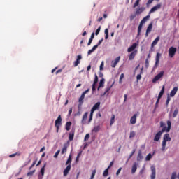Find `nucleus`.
Returning a JSON list of instances; mask_svg holds the SVG:
<instances>
[{
	"label": "nucleus",
	"mask_w": 179,
	"mask_h": 179,
	"mask_svg": "<svg viewBox=\"0 0 179 179\" xmlns=\"http://www.w3.org/2000/svg\"><path fill=\"white\" fill-rule=\"evenodd\" d=\"M166 124L168 127L164 126L161 131H158L155 134L154 137L155 142H159V141H160V138H162V135L163 134V132H170V129H171V122L170 120H168L166 122Z\"/></svg>",
	"instance_id": "obj_1"
},
{
	"label": "nucleus",
	"mask_w": 179,
	"mask_h": 179,
	"mask_svg": "<svg viewBox=\"0 0 179 179\" xmlns=\"http://www.w3.org/2000/svg\"><path fill=\"white\" fill-rule=\"evenodd\" d=\"M171 141V138L170 137V134H166L164 135L163 141L162 143V150L164 152L166 150V145H167V142H170Z\"/></svg>",
	"instance_id": "obj_2"
},
{
	"label": "nucleus",
	"mask_w": 179,
	"mask_h": 179,
	"mask_svg": "<svg viewBox=\"0 0 179 179\" xmlns=\"http://www.w3.org/2000/svg\"><path fill=\"white\" fill-rule=\"evenodd\" d=\"M62 124V118L61 117V115H59L57 119L55 122V127H56V132H59V126Z\"/></svg>",
	"instance_id": "obj_3"
},
{
	"label": "nucleus",
	"mask_w": 179,
	"mask_h": 179,
	"mask_svg": "<svg viewBox=\"0 0 179 179\" xmlns=\"http://www.w3.org/2000/svg\"><path fill=\"white\" fill-rule=\"evenodd\" d=\"M176 52H177V48L171 46L169 49V57L173 58L174 55H176Z\"/></svg>",
	"instance_id": "obj_4"
},
{
	"label": "nucleus",
	"mask_w": 179,
	"mask_h": 179,
	"mask_svg": "<svg viewBox=\"0 0 179 179\" xmlns=\"http://www.w3.org/2000/svg\"><path fill=\"white\" fill-rule=\"evenodd\" d=\"M164 75V71H160L153 79H152V83H156L157 80L162 79Z\"/></svg>",
	"instance_id": "obj_5"
},
{
	"label": "nucleus",
	"mask_w": 179,
	"mask_h": 179,
	"mask_svg": "<svg viewBox=\"0 0 179 179\" xmlns=\"http://www.w3.org/2000/svg\"><path fill=\"white\" fill-rule=\"evenodd\" d=\"M89 89L86 90L85 92H83L80 97L79 98L78 102L80 103L79 106H82L83 104V100H85V96L87 93H89Z\"/></svg>",
	"instance_id": "obj_6"
},
{
	"label": "nucleus",
	"mask_w": 179,
	"mask_h": 179,
	"mask_svg": "<svg viewBox=\"0 0 179 179\" xmlns=\"http://www.w3.org/2000/svg\"><path fill=\"white\" fill-rule=\"evenodd\" d=\"M162 57V54L157 52L155 57V64L154 65V69H156L157 66H159V63L160 62V57Z\"/></svg>",
	"instance_id": "obj_7"
},
{
	"label": "nucleus",
	"mask_w": 179,
	"mask_h": 179,
	"mask_svg": "<svg viewBox=\"0 0 179 179\" xmlns=\"http://www.w3.org/2000/svg\"><path fill=\"white\" fill-rule=\"evenodd\" d=\"M160 8H162V4L161 3L157 4L156 6H155L150 9V10L148 13V15H150L151 13L156 12V10H159Z\"/></svg>",
	"instance_id": "obj_8"
},
{
	"label": "nucleus",
	"mask_w": 179,
	"mask_h": 179,
	"mask_svg": "<svg viewBox=\"0 0 179 179\" xmlns=\"http://www.w3.org/2000/svg\"><path fill=\"white\" fill-rule=\"evenodd\" d=\"M152 29H153V23L151 22L149 24L148 27H147L146 32H145V37H149V33L152 32Z\"/></svg>",
	"instance_id": "obj_9"
},
{
	"label": "nucleus",
	"mask_w": 179,
	"mask_h": 179,
	"mask_svg": "<svg viewBox=\"0 0 179 179\" xmlns=\"http://www.w3.org/2000/svg\"><path fill=\"white\" fill-rule=\"evenodd\" d=\"M99 82V77L97 76V74H95V78L94 80V83L92 84V92H94L96 90V85H97V83Z\"/></svg>",
	"instance_id": "obj_10"
},
{
	"label": "nucleus",
	"mask_w": 179,
	"mask_h": 179,
	"mask_svg": "<svg viewBox=\"0 0 179 179\" xmlns=\"http://www.w3.org/2000/svg\"><path fill=\"white\" fill-rule=\"evenodd\" d=\"M120 59H121V57L118 56L117 57L115 58V59L114 61H112V62H111L112 68H115V66H117V64H118V62H120Z\"/></svg>",
	"instance_id": "obj_11"
},
{
	"label": "nucleus",
	"mask_w": 179,
	"mask_h": 179,
	"mask_svg": "<svg viewBox=\"0 0 179 179\" xmlns=\"http://www.w3.org/2000/svg\"><path fill=\"white\" fill-rule=\"evenodd\" d=\"M151 176L150 178L151 179H155L156 178V168L154 166H151Z\"/></svg>",
	"instance_id": "obj_12"
},
{
	"label": "nucleus",
	"mask_w": 179,
	"mask_h": 179,
	"mask_svg": "<svg viewBox=\"0 0 179 179\" xmlns=\"http://www.w3.org/2000/svg\"><path fill=\"white\" fill-rule=\"evenodd\" d=\"M89 115V113L86 112L83 115L81 120L82 125H85L86 124V121L87 120V115Z\"/></svg>",
	"instance_id": "obj_13"
},
{
	"label": "nucleus",
	"mask_w": 179,
	"mask_h": 179,
	"mask_svg": "<svg viewBox=\"0 0 179 179\" xmlns=\"http://www.w3.org/2000/svg\"><path fill=\"white\" fill-rule=\"evenodd\" d=\"M69 171H71V164L67 165V166L64 169L63 172L64 176L66 177V176H68V174L69 173Z\"/></svg>",
	"instance_id": "obj_14"
},
{
	"label": "nucleus",
	"mask_w": 179,
	"mask_h": 179,
	"mask_svg": "<svg viewBox=\"0 0 179 179\" xmlns=\"http://www.w3.org/2000/svg\"><path fill=\"white\" fill-rule=\"evenodd\" d=\"M80 59H82V55H78L77 56L76 60L73 62L74 66H78V65H79V64H80Z\"/></svg>",
	"instance_id": "obj_15"
},
{
	"label": "nucleus",
	"mask_w": 179,
	"mask_h": 179,
	"mask_svg": "<svg viewBox=\"0 0 179 179\" xmlns=\"http://www.w3.org/2000/svg\"><path fill=\"white\" fill-rule=\"evenodd\" d=\"M177 92H178V87H174L173 89L171 91L170 97H174Z\"/></svg>",
	"instance_id": "obj_16"
},
{
	"label": "nucleus",
	"mask_w": 179,
	"mask_h": 179,
	"mask_svg": "<svg viewBox=\"0 0 179 179\" xmlns=\"http://www.w3.org/2000/svg\"><path fill=\"white\" fill-rule=\"evenodd\" d=\"M136 47H138V43H135L127 49V52H132V51H135V48H136Z\"/></svg>",
	"instance_id": "obj_17"
},
{
	"label": "nucleus",
	"mask_w": 179,
	"mask_h": 179,
	"mask_svg": "<svg viewBox=\"0 0 179 179\" xmlns=\"http://www.w3.org/2000/svg\"><path fill=\"white\" fill-rule=\"evenodd\" d=\"M136 54H138V50L133 51L129 56V60L132 61L135 58Z\"/></svg>",
	"instance_id": "obj_18"
},
{
	"label": "nucleus",
	"mask_w": 179,
	"mask_h": 179,
	"mask_svg": "<svg viewBox=\"0 0 179 179\" xmlns=\"http://www.w3.org/2000/svg\"><path fill=\"white\" fill-rule=\"evenodd\" d=\"M69 146V145L68 143H64L63 145V148L62 150V155H64V153H66L67 150H68V147Z\"/></svg>",
	"instance_id": "obj_19"
},
{
	"label": "nucleus",
	"mask_w": 179,
	"mask_h": 179,
	"mask_svg": "<svg viewBox=\"0 0 179 179\" xmlns=\"http://www.w3.org/2000/svg\"><path fill=\"white\" fill-rule=\"evenodd\" d=\"M138 115L134 114L130 119V124H132L133 125H135L136 124V117Z\"/></svg>",
	"instance_id": "obj_20"
},
{
	"label": "nucleus",
	"mask_w": 179,
	"mask_h": 179,
	"mask_svg": "<svg viewBox=\"0 0 179 179\" xmlns=\"http://www.w3.org/2000/svg\"><path fill=\"white\" fill-rule=\"evenodd\" d=\"M75 137V130H71V131L69 134V140L71 141H73V138Z\"/></svg>",
	"instance_id": "obj_21"
},
{
	"label": "nucleus",
	"mask_w": 179,
	"mask_h": 179,
	"mask_svg": "<svg viewBox=\"0 0 179 179\" xmlns=\"http://www.w3.org/2000/svg\"><path fill=\"white\" fill-rule=\"evenodd\" d=\"M143 12H145V8L144 7L136 8V15H141V13H142Z\"/></svg>",
	"instance_id": "obj_22"
},
{
	"label": "nucleus",
	"mask_w": 179,
	"mask_h": 179,
	"mask_svg": "<svg viewBox=\"0 0 179 179\" xmlns=\"http://www.w3.org/2000/svg\"><path fill=\"white\" fill-rule=\"evenodd\" d=\"M160 40V36H157L152 43L151 47L153 48L155 45H156Z\"/></svg>",
	"instance_id": "obj_23"
},
{
	"label": "nucleus",
	"mask_w": 179,
	"mask_h": 179,
	"mask_svg": "<svg viewBox=\"0 0 179 179\" xmlns=\"http://www.w3.org/2000/svg\"><path fill=\"white\" fill-rule=\"evenodd\" d=\"M100 102H97L96 104L94 105L91 110L92 111H96V110H99V108H100Z\"/></svg>",
	"instance_id": "obj_24"
},
{
	"label": "nucleus",
	"mask_w": 179,
	"mask_h": 179,
	"mask_svg": "<svg viewBox=\"0 0 179 179\" xmlns=\"http://www.w3.org/2000/svg\"><path fill=\"white\" fill-rule=\"evenodd\" d=\"M137 169H138V167L136 165V162H135V163H134L132 168H131V173L135 174V173H136Z\"/></svg>",
	"instance_id": "obj_25"
},
{
	"label": "nucleus",
	"mask_w": 179,
	"mask_h": 179,
	"mask_svg": "<svg viewBox=\"0 0 179 179\" xmlns=\"http://www.w3.org/2000/svg\"><path fill=\"white\" fill-rule=\"evenodd\" d=\"M142 159H143V156L142 155V151L139 150L137 155V162H141Z\"/></svg>",
	"instance_id": "obj_26"
},
{
	"label": "nucleus",
	"mask_w": 179,
	"mask_h": 179,
	"mask_svg": "<svg viewBox=\"0 0 179 179\" xmlns=\"http://www.w3.org/2000/svg\"><path fill=\"white\" fill-rule=\"evenodd\" d=\"M72 125L71 122H67L65 125V129L66 131H70L71 130V126Z\"/></svg>",
	"instance_id": "obj_27"
},
{
	"label": "nucleus",
	"mask_w": 179,
	"mask_h": 179,
	"mask_svg": "<svg viewBox=\"0 0 179 179\" xmlns=\"http://www.w3.org/2000/svg\"><path fill=\"white\" fill-rule=\"evenodd\" d=\"M164 89H165V86L163 85L162 88V90H161V91H160V92L158 95L159 99H162V97H163V94H164Z\"/></svg>",
	"instance_id": "obj_28"
},
{
	"label": "nucleus",
	"mask_w": 179,
	"mask_h": 179,
	"mask_svg": "<svg viewBox=\"0 0 179 179\" xmlns=\"http://www.w3.org/2000/svg\"><path fill=\"white\" fill-rule=\"evenodd\" d=\"M71 163H72V154H70L69 156V158L66 162V166H69V164H71Z\"/></svg>",
	"instance_id": "obj_29"
},
{
	"label": "nucleus",
	"mask_w": 179,
	"mask_h": 179,
	"mask_svg": "<svg viewBox=\"0 0 179 179\" xmlns=\"http://www.w3.org/2000/svg\"><path fill=\"white\" fill-rule=\"evenodd\" d=\"M96 48H97V45H94L91 50H88L87 55H90V54H92V52H93L94 51H96Z\"/></svg>",
	"instance_id": "obj_30"
},
{
	"label": "nucleus",
	"mask_w": 179,
	"mask_h": 179,
	"mask_svg": "<svg viewBox=\"0 0 179 179\" xmlns=\"http://www.w3.org/2000/svg\"><path fill=\"white\" fill-rule=\"evenodd\" d=\"M149 19H150V14H149V15H148L147 16H145V17L141 20V22H142V23H144V24H145V22H148V20H149Z\"/></svg>",
	"instance_id": "obj_31"
},
{
	"label": "nucleus",
	"mask_w": 179,
	"mask_h": 179,
	"mask_svg": "<svg viewBox=\"0 0 179 179\" xmlns=\"http://www.w3.org/2000/svg\"><path fill=\"white\" fill-rule=\"evenodd\" d=\"M104 82H106V80L104 78H101L99 82V87H104Z\"/></svg>",
	"instance_id": "obj_32"
},
{
	"label": "nucleus",
	"mask_w": 179,
	"mask_h": 179,
	"mask_svg": "<svg viewBox=\"0 0 179 179\" xmlns=\"http://www.w3.org/2000/svg\"><path fill=\"white\" fill-rule=\"evenodd\" d=\"M152 157H153V155H152L151 153L148 154V155L145 157L146 162H149L150 159H152Z\"/></svg>",
	"instance_id": "obj_33"
},
{
	"label": "nucleus",
	"mask_w": 179,
	"mask_h": 179,
	"mask_svg": "<svg viewBox=\"0 0 179 179\" xmlns=\"http://www.w3.org/2000/svg\"><path fill=\"white\" fill-rule=\"evenodd\" d=\"M113 87V85L109 86V87H107L105 90V92L103 93V95H106L107 94V93H108V92H110V89Z\"/></svg>",
	"instance_id": "obj_34"
},
{
	"label": "nucleus",
	"mask_w": 179,
	"mask_h": 179,
	"mask_svg": "<svg viewBox=\"0 0 179 179\" xmlns=\"http://www.w3.org/2000/svg\"><path fill=\"white\" fill-rule=\"evenodd\" d=\"M100 131V126H95L94 129H92V132H99Z\"/></svg>",
	"instance_id": "obj_35"
},
{
	"label": "nucleus",
	"mask_w": 179,
	"mask_h": 179,
	"mask_svg": "<svg viewBox=\"0 0 179 179\" xmlns=\"http://www.w3.org/2000/svg\"><path fill=\"white\" fill-rule=\"evenodd\" d=\"M178 114V108H176L173 112V115H172L173 118H176V117H177Z\"/></svg>",
	"instance_id": "obj_36"
},
{
	"label": "nucleus",
	"mask_w": 179,
	"mask_h": 179,
	"mask_svg": "<svg viewBox=\"0 0 179 179\" xmlns=\"http://www.w3.org/2000/svg\"><path fill=\"white\" fill-rule=\"evenodd\" d=\"M115 121V115H112L111 119H110V125H113Z\"/></svg>",
	"instance_id": "obj_37"
},
{
	"label": "nucleus",
	"mask_w": 179,
	"mask_h": 179,
	"mask_svg": "<svg viewBox=\"0 0 179 179\" xmlns=\"http://www.w3.org/2000/svg\"><path fill=\"white\" fill-rule=\"evenodd\" d=\"M135 135H136V133L134 131H132L130 132L129 138H135Z\"/></svg>",
	"instance_id": "obj_38"
},
{
	"label": "nucleus",
	"mask_w": 179,
	"mask_h": 179,
	"mask_svg": "<svg viewBox=\"0 0 179 179\" xmlns=\"http://www.w3.org/2000/svg\"><path fill=\"white\" fill-rule=\"evenodd\" d=\"M108 169H109V168H107V169L103 171V177H107V176H108Z\"/></svg>",
	"instance_id": "obj_39"
},
{
	"label": "nucleus",
	"mask_w": 179,
	"mask_h": 179,
	"mask_svg": "<svg viewBox=\"0 0 179 179\" xmlns=\"http://www.w3.org/2000/svg\"><path fill=\"white\" fill-rule=\"evenodd\" d=\"M135 17H136V13H135V14H131L130 15V22H132V20H134L135 19Z\"/></svg>",
	"instance_id": "obj_40"
},
{
	"label": "nucleus",
	"mask_w": 179,
	"mask_h": 179,
	"mask_svg": "<svg viewBox=\"0 0 179 179\" xmlns=\"http://www.w3.org/2000/svg\"><path fill=\"white\" fill-rule=\"evenodd\" d=\"M44 171H45V164L41 169V176H44Z\"/></svg>",
	"instance_id": "obj_41"
},
{
	"label": "nucleus",
	"mask_w": 179,
	"mask_h": 179,
	"mask_svg": "<svg viewBox=\"0 0 179 179\" xmlns=\"http://www.w3.org/2000/svg\"><path fill=\"white\" fill-rule=\"evenodd\" d=\"M108 38V29H105V39L107 40Z\"/></svg>",
	"instance_id": "obj_42"
},
{
	"label": "nucleus",
	"mask_w": 179,
	"mask_h": 179,
	"mask_svg": "<svg viewBox=\"0 0 179 179\" xmlns=\"http://www.w3.org/2000/svg\"><path fill=\"white\" fill-rule=\"evenodd\" d=\"M15 156H20V152H15L14 154L10 155L9 157H15Z\"/></svg>",
	"instance_id": "obj_43"
},
{
	"label": "nucleus",
	"mask_w": 179,
	"mask_h": 179,
	"mask_svg": "<svg viewBox=\"0 0 179 179\" xmlns=\"http://www.w3.org/2000/svg\"><path fill=\"white\" fill-rule=\"evenodd\" d=\"M170 100H171V98H170V96H168L166 101V107H169V103H170Z\"/></svg>",
	"instance_id": "obj_44"
},
{
	"label": "nucleus",
	"mask_w": 179,
	"mask_h": 179,
	"mask_svg": "<svg viewBox=\"0 0 179 179\" xmlns=\"http://www.w3.org/2000/svg\"><path fill=\"white\" fill-rule=\"evenodd\" d=\"M139 2H141L139 0H136L134 4L133 5V8H136V6H138Z\"/></svg>",
	"instance_id": "obj_45"
},
{
	"label": "nucleus",
	"mask_w": 179,
	"mask_h": 179,
	"mask_svg": "<svg viewBox=\"0 0 179 179\" xmlns=\"http://www.w3.org/2000/svg\"><path fill=\"white\" fill-rule=\"evenodd\" d=\"M101 29V27H99V28L95 31V35L99 36V34L100 33V30Z\"/></svg>",
	"instance_id": "obj_46"
},
{
	"label": "nucleus",
	"mask_w": 179,
	"mask_h": 179,
	"mask_svg": "<svg viewBox=\"0 0 179 179\" xmlns=\"http://www.w3.org/2000/svg\"><path fill=\"white\" fill-rule=\"evenodd\" d=\"M134 155H135V150H134L130 154L127 161V163H128V160H129V159H131V157H132V156H134Z\"/></svg>",
	"instance_id": "obj_47"
},
{
	"label": "nucleus",
	"mask_w": 179,
	"mask_h": 179,
	"mask_svg": "<svg viewBox=\"0 0 179 179\" xmlns=\"http://www.w3.org/2000/svg\"><path fill=\"white\" fill-rule=\"evenodd\" d=\"M177 177V173L173 172L171 175V179H176Z\"/></svg>",
	"instance_id": "obj_48"
},
{
	"label": "nucleus",
	"mask_w": 179,
	"mask_h": 179,
	"mask_svg": "<svg viewBox=\"0 0 179 179\" xmlns=\"http://www.w3.org/2000/svg\"><path fill=\"white\" fill-rule=\"evenodd\" d=\"M123 79H124V73H121L120 77V80H119V83H122V80Z\"/></svg>",
	"instance_id": "obj_49"
},
{
	"label": "nucleus",
	"mask_w": 179,
	"mask_h": 179,
	"mask_svg": "<svg viewBox=\"0 0 179 179\" xmlns=\"http://www.w3.org/2000/svg\"><path fill=\"white\" fill-rule=\"evenodd\" d=\"M35 172H36V170L31 171L28 172V173H27L28 177L30 176H33Z\"/></svg>",
	"instance_id": "obj_50"
},
{
	"label": "nucleus",
	"mask_w": 179,
	"mask_h": 179,
	"mask_svg": "<svg viewBox=\"0 0 179 179\" xmlns=\"http://www.w3.org/2000/svg\"><path fill=\"white\" fill-rule=\"evenodd\" d=\"M153 1H155V0H148L146 3V6H148L149 5H150L153 2ZM156 1H157V2H159V1H160V0H156Z\"/></svg>",
	"instance_id": "obj_51"
},
{
	"label": "nucleus",
	"mask_w": 179,
	"mask_h": 179,
	"mask_svg": "<svg viewBox=\"0 0 179 179\" xmlns=\"http://www.w3.org/2000/svg\"><path fill=\"white\" fill-rule=\"evenodd\" d=\"M89 138H90V135L89 134H87L84 138V141H89Z\"/></svg>",
	"instance_id": "obj_52"
},
{
	"label": "nucleus",
	"mask_w": 179,
	"mask_h": 179,
	"mask_svg": "<svg viewBox=\"0 0 179 179\" xmlns=\"http://www.w3.org/2000/svg\"><path fill=\"white\" fill-rule=\"evenodd\" d=\"M60 152H61V150H58L55 152V155H54V157H55V159H57V157H58V155H59Z\"/></svg>",
	"instance_id": "obj_53"
},
{
	"label": "nucleus",
	"mask_w": 179,
	"mask_h": 179,
	"mask_svg": "<svg viewBox=\"0 0 179 179\" xmlns=\"http://www.w3.org/2000/svg\"><path fill=\"white\" fill-rule=\"evenodd\" d=\"M141 31H142V27H138V36L141 35Z\"/></svg>",
	"instance_id": "obj_54"
},
{
	"label": "nucleus",
	"mask_w": 179,
	"mask_h": 179,
	"mask_svg": "<svg viewBox=\"0 0 179 179\" xmlns=\"http://www.w3.org/2000/svg\"><path fill=\"white\" fill-rule=\"evenodd\" d=\"M145 68H149V59H145Z\"/></svg>",
	"instance_id": "obj_55"
},
{
	"label": "nucleus",
	"mask_w": 179,
	"mask_h": 179,
	"mask_svg": "<svg viewBox=\"0 0 179 179\" xmlns=\"http://www.w3.org/2000/svg\"><path fill=\"white\" fill-rule=\"evenodd\" d=\"M103 66H104V62H101L100 64V71H103L104 69Z\"/></svg>",
	"instance_id": "obj_56"
},
{
	"label": "nucleus",
	"mask_w": 179,
	"mask_h": 179,
	"mask_svg": "<svg viewBox=\"0 0 179 179\" xmlns=\"http://www.w3.org/2000/svg\"><path fill=\"white\" fill-rule=\"evenodd\" d=\"M121 170H122V168H119L118 170L116 172V176H120V173H121Z\"/></svg>",
	"instance_id": "obj_57"
},
{
	"label": "nucleus",
	"mask_w": 179,
	"mask_h": 179,
	"mask_svg": "<svg viewBox=\"0 0 179 179\" xmlns=\"http://www.w3.org/2000/svg\"><path fill=\"white\" fill-rule=\"evenodd\" d=\"M137 80H141L142 79V76L141 74H138L136 76Z\"/></svg>",
	"instance_id": "obj_58"
},
{
	"label": "nucleus",
	"mask_w": 179,
	"mask_h": 179,
	"mask_svg": "<svg viewBox=\"0 0 179 179\" xmlns=\"http://www.w3.org/2000/svg\"><path fill=\"white\" fill-rule=\"evenodd\" d=\"M103 38H101V40H99V42H98V44L95 45H97V48H98L99 45H100V44H101V43H103Z\"/></svg>",
	"instance_id": "obj_59"
},
{
	"label": "nucleus",
	"mask_w": 179,
	"mask_h": 179,
	"mask_svg": "<svg viewBox=\"0 0 179 179\" xmlns=\"http://www.w3.org/2000/svg\"><path fill=\"white\" fill-rule=\"evenodd\" d=\"M93 42V39H92L91 38H90L87 45H90V44H92V43Z\"/></svg>",
	"instance_id": "obj_60"
},
{
	"label": "nucleus",
	"mask_w": 179,
	"mask_h": 179,
	"mask_svg": "<svg viewBox=\"0 0 179 179\" xmlns=\"http://www.w3.org/2000/svg\"><path fill=\"white\" fill-rule=\"evenodd\" d=\"M113 164H114V161H112V162L110 163V164H109L108 169H110L112 166H113Z\"/></svg>",
	"instance_id": "obj_61"
},
{
	"label": "nucleus",
	"mask_w": 179,
	"mask_h": 179,
	"mask_svg": "<svg viewBox=\"0 0 179 179\" xmlns=\"http://www.w3.org/2000/svg\"><path fill=\"white\" fill-rule=\"evenodd\" d=\"M94 113V110H92V109H91L90 117H93V113Z\"/></svg>",
	"instance_id": "obj_62"
},
{
	"label": "nucleus",
	"mask_w": 179,
	"mask_h": 179,
	"mask_svg": "<svg viewBox=\"0 0 179 179\" xmlns=\"http://www.w3.org/2000/svg\"><path fill=\"white\" fill-rule=\"evenodd\" d=\"M71 114H72V108H71L69 110V116H70Z\"/></svg>",
	"instance_id": "obj_63"
},
{
	"label": "nucleus",
	"mask_w": 179,
	"mask_h": 179,
	"mask_svg": "<svg viewBox=\"0 0 179 179\" xmlns=\"http://www.w3.org/2000/svg\"><path fill=\"white\" fill-rule=\"evenodd\" d=\"M90 38H92V40H93V38H94V32H93V33L91 34Z\"/></svg>",
	"instance_id": "obj_64"
}]
</instances>
